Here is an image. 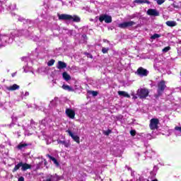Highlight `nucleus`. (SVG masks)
<instances>
[{
	"instance_id": "20e7f679",
	"label": "nucleus",
	"mask_w": 181,
	"mask_h": 181,
	"mask_svg": "<svg viewBox=\"0 0 181 181\" xmlns=\"http://www.w3.org/2000/svg\"><path fill=\"white\" fill-rule=\"evenodd\" d=\"M159 119L158 118H153L150 120V129L151 131H155V129H158L159 128Z\"/></svg>"
},
{
	"instance_id": "a211bd4d",
	"label": "nucleus",
	"mask_w": 181,
	"mask_h": 181,
	"mask_svg": "<svg viewBox=\"0 0 181 181\" xmlns=\"http://www.w3.org/2000/svg\"><path fill=\"white\" fill-rule=\"evenodd\" d=\"M21 168H22V162H20L15 165L14 169L12 170L13 173H15V172H18V170H19Z\"/></svg>"
},
{
	"instance_id": "5701e85b",
	"label": "nucleus",
	"mask_w": 181,
	"mask_h": 181,
	"mask_svg": "<svg viewBox=\"0 0 181 181\" xmlns=\"http://www.w3.org/2000/svg\"><path fill=\"white\" fill-rule=\"evenodd\" d=\"M29 144H20L18 145L17 148L18 149L22 150L23 148H25L26 146H28Z\"/></svg>"
},
{
	"instance_id": "bb28decb",
	"label": "nucleus",
	"mask_w": 181,
	"mask_h": 181,
	"mask_svg": "<svg viewBox=\"0 0 181 181\" xmlns=\"http://www.w3.org/2000/svg\"><path fill=\"white\" fill-rule=\"evenodd\" d=\"M170 50V46H168V47H165L163 49V53H168V52Z\"/></svg>"
},
{
	"instance_id": "0eeeda50",
	"label": "nucleus",
	"mask_w": 181,
	"mask_h": 181,
	"mask_svg": "<svg viewBox=\"0 0 181 181\" xmlns=\"http://www.w3.org/2000/svg\"><path fill=\"white\" fill-rule=\"evenodd\" d=\"M66 132L69 134V136H71V138H72V139H74V141L76 142V144H80V136L74 135V134H73V132H71V130L70 129L66 130Z\"/></svg>"
},
{
	"instance_id": "6ab92c4d",
	"label": "nucleus",
	"mask_w": 181,
	"mask_h": 181,
	"mask_svg": "<svg viewBox=\"0 0 181 181\" xmlns=\"http://www.w3.org/2000/svg\"><path fill=\"white\" fill-rule=\"evenodd\" d=\"M62 88L63 90H66V91H70V92H73L74 91V88H71L70 86L69 85H63L62 86Z\"/></svg>"
},
{
	"instance_id": "393cba45",
	"label": "nucleus",
	"mask_w": 181,
	"mask_h": 181,
	"mask_svg": "<svg viewBox=\"0 0 181 181\" xmlns=\"http://www.w3.org/2000/svg\"><path fill=\"white\" fill-rule=\"evenodd\" d=\"M89 94H92L93 97H97V95H98V92L95 90H90Z\"/></svg>"
},
{
	"instance_id": "72a5a7b5",
	"label": "nucleus",
	"mask_w": 181,
	"mask_h": 181,
	"mask_svg": "<svg viewBox=\"0 0 181 181\" xmlns=\"http://www.w3.org/2000/svg\"><path fill=\"white\" fill-rule=\"evenodd\" d=\"M90 59H93V55L90 54Z\"/></svg>"
},
{
	"instance_id": "4be33fe9",
	"label": "nucleus",
	"mask_w": 181,
	"mask_h": 181,
	"mask_svg": "<svg viewBox=\"0 0 181 181\" xmlns=\"http://www.w3.org/2000/svg\"><path fill=\"white\" fill-rule=\"evenodd\" d=\"M57 142L58 144L64 145L65 148H69V146H70V144H69L66 141L58 140Z\"/></svg>"
},
{
	"instance_id": "c85d7f7f",
	"label": "nucleus",
	"mask_w": 181,
	"mask_h": 181,
	"mask_svg": "<svg viewBox=\"0 0 181 181\" xmlns=\"http://www.w3.org/2000/svg\"><path fill=\"white\" fill-rule=\"evenodd\" d=\"M130 135H132V136H135V135H136V131L131 130L130 131Z\"/></svg>"
},
{
	"instance_id": "b1692460",
	"label": "nucleus",
	"mask_w": 181,
	"mask_h": 181,
	"mask_svg": "<svg viewBox=\"0 0 181 181\" xmlns=\"http://www.w3.org/2000/svg\"><path fill=\"white\" fill-rule=\"evenodd\" d=\"M55 60L54 59H51L47 62V66H49V67H52V66H53V64H54L55 63Z\"/></svg>"
},
{
	"instance_id": "4468645a",
	"label": "nucleus",
	"mask_w": 181,
	"mask_h": 181,
	"mask_svg": "<svg viewBox=\"0 0 181 181\" xmlns=\"http://www.w3.org/2000/svg\"><path fill=\"white\" fill-rule=\"evenodd\" d=\"M28 169H32V165L30 164H28L26 163H23V162H22L21 170L25 172L28 170Z\"/></svg>"
},
{
	"instance_id": "dca6fc26",
	"label": "nucleus",
	"mask_w": 181,
	"mask_h": 181,
	"mask_svg": "<svg viewBox=\"0 0 181 181\" xmlns=\"http://www.w3.org/2000/svg\"><path fill=\"white\" fill-rule=\"evenodd\" d=\"M47 157L49 158L50 160H52V162L54 163V165H56V166H59V165H60L59 163V161H57V159H56V158L50 156L49 154H47Z\"/></svg>"
},
{
	"instance_id": "f704fd0d",
	"label": "nucleus",
	"mask_w": 181,
	"mask_h": 181,
	"mask_svg": "<svg viewBox=\"0 0 181 181\" xmlns=\"http://www.w3.org/2000/svg\"><path fill=\"white\" fill-rule=\"evenodd\" d=\"M0 40H1V38H0Z\"/></svg>"
},
{
	"instance_id": "2eb2a0df",
	"label": "nucleus",
	"mask_w": 181,
	"mask_h": 181,
	"mask_svg": "<svg viewBox=\"0 0 181 181\" xmlns=\"http://www.w3.org/2000/svg\"><path fill=\"white\" fill-rule=\"evenodd\" d=\"M118 95L120 97H125L126 98H131V95L128 93L122 90H119L117 92Z\"/></svg>"
},
{
	"instance_id": "412c9836",
	"label": "nucleus",
	"mask_w": 181,
	"mask_h": 181,
	"mask_svg": "<svg viewBox=\"0 0 181 181\" xmlns=\"http://www.w3.org/2000/svg\"><path fill=\"white\" fill-rule=\"evenodd\" d=\"M135 4H151V2L148 0H135Z\"/></svg>"
},
{
	"instance_id": "f8f14e48",
	"label": "nucleus",
	"mask_w": 181,
	"mask_h": 181,
	"mask_svg": "<svg viewBox=\"0 0 181 181\" xmlns=\"http://www.w3.org/2000/svg\"><path fill=\"white\" fill-rule=\"evenodd\" d=\"M67 67V64L64 62L59 61L58 65L57 66V68L59 69V70H62L63 69H66Z\"/></svg>"
},
{
	"instance_id": "423d86ee",
	"label": "nucleus",
	"mask_w": 181,
	"mask_h": 181,
	"mask_svg": "<svg viewBox=\"0 0 181 181\" xmlns=\"http://www.w3.org/2000/svg\"><path fill=\"white\" fill-rule=\"evenodd\" d=\"M134 25H136V23L134 21H128V22H124L122 23H119L118 25V27L121 29H125V28H131V26H134Z\"/></svg>"
},
{
	"instance_id": "473e14b6",
	"label": "nucleus",
	"mask_w": 181,
	"mask_h": 181,
	"mask_svg": "<svg viewBox=\"0 0 181 181\" xmlns=\"http://www.w3.org/2000/svg\"><path fill=\"white\" fill-rule=\"evenodd\" d=\"M15 76H16V72H14V73L11 74L12 77H15Z\"/></svg>"
},
{
	"instance_id": "9b49d317",
	"label": "nucleus",
	"mask_w": 181,
	"mask_h": 181,
	"mask_svg": "<svg viewBox=\"0 0 181 181\" xmlns=\"http://www.w3.org/2000/svg\"><path fill=\"white\" fill-rule=\"evenodd\" d=\"M147 15H149V16H159V12L156 9L149 8L147 11Z\"/></svg>"
},
{
	"instance_id": "cd10ccee",
	"label": "nucleus",
	"mask_w": 181,
	"mask_h": 181,
	"mask_svg": "<svg viewBox=\"0 0 181 181\" xmlns=\"http://www.w3.org/2000/svg\"><path fill=\"white\" fill-rule=\"evenodd\" d=\"M109 50H110L109 48H105V47L102 48V52L103 53V54L108 53Z\"/></svg>"
},
{
	"instance_id": "f03ea898",
	"label": "nucleus",
	"mask_w": 181,
	"mask_h": 181,
	"mask_svg": "<svg viewBox=\"0 0 181 181\" xmlns=\"http://www.w3.org/2000/svg\"><path fill=\"white\" fill-rule=\"evenodd\" d=\"M136 95H138L139 98L141 100H144V98H146L148 95H149V90L145 88L138 89Z\"/></svg>"
},
{
	"instance_id": "7c9ffc66",
	"label": "nucleus",
	"mask_w": 181,
	"mask_h": 181,
	"mask_svg": "<svg viewBox=\"0 0 181 181\" xmlns=\"http://www.w3.org/2000/svg\"><path fill=\"white\" fill-rule=\"evenodd\" d=\"M158 5H162V4H165V0H157Z\"/></svg>"
},
{
	"instance_id": "9d476101",
	"label": "nucleus",
	"mask_w": 181,
	"mask_h": 181,
	"mask_svg": "<svg viewBox=\"0 0 181 181\" xmlns=\"http://www.w3.org/2000/svg\"><path fill=\"white\" fill-rule=\"evenodd\" d=\"M148 73L149 72L148 71V70L144 69L143 67H139L137 69V74L139 76H142L143 77H146V76H148Z\"/></svg>"
},
{
	"instance_id": "c756f323",
	"label": "nucleus",
	"mask_w": 181,
	"mask_h": 181,
	"mask_svg": "<svg viewBox=\"0 0 181 181\" xmlns=\"http://www.w3.org/2000/svg\"><path fill=\"white\" fill-rule=\"evenodd\" d=\"M111 132H112V131L111 129H107L106 132H105V135L108 136V135H110V134H111Z\"/></svg>"
},
{
	"instance_id": "6e6552de",
	"label": "nucleus",
	"mask_w": 181,
	"mask_h": 181,
	"mask_svg": "<svg viewBox=\"0 0 181 181\" xmlns=\"http://www.w3.org/2000/svg\"><path fill=\"white\" fill-rule=\"evenodd\" d=\"M61 179H62L61 176H59L57 175V174H55V175H47L46 180H44V181H59V180H61Z\"/></svg>"
},
{
	"instance_id": "2f4dec72",
	"label": "nucleus",
	"mask_w": 181,
	"mask_h": 181,
	"mask_svg": "<svg viewBox=\"0 0 181 181\" xmlns=\"http://www.w3.org/2000/svg\"><path fill=\"white\" fill-rule=\"evenodd\" d=\"M18 181H25V177L21 176L18 178Z\"/></svg>"
},
{
	"instance_id": "a878e982",
	"label": "nucleus",
	"mask_w": 181,
	"mask_h": 181,
	"mask_svg": "<svg viewBox=\"0 0 181 181\" xmlns=\"http://www.w3.org/2000/svg\"><path fill=\"white\" fill-rule=\"evenodd\" d=\"M160 37V35L155 33L151 37V39L155 40Z\"/></svg>"
},
{
	"instance_id": "f3484780",
	"label": "nucleus",
	"mask_w": 181,
	"mask_h": 181,
	"mask_svg": "<svg viewBox=\"0 0 181 181\" xmlns=\"http://www.w3.org/2000/svg\"><path fill=\"white\" fill-rule=\"evenodd\" d=\"M62 77L64 80H66V81L71 80V76H70V75H69V74L66 71L63 72Z\"/></svg>"
},
{
	"instance_id": "aec40b11",
	"label": "nucleus",
	"mask_w": 181,
	"mask_h": 181,
	"mask_svg": "<svg viewBox=\"0 0 181 181\" xmlns=\"http://www.w3.org/2000/svg\"><path fill=\"white\" fill-rule=\"evenodd\" d=\"M165 23L167 26H170V28H173L174 26H176V25H177V23H176V21H168Z\"/></svg>"
},
{
	"instance_id": "7ed1b4c3",
	"label": "nucleus",
	"mask_w": 181,
	"mask_h": 181,
	"mask_svg": "<svg viewBox=\"0 0 181 181\" xmlns=\"http://www.w3.org/2000/svg\"><path fill=\"white\" fill-rule=\"evenodd\" d=\"M166 89V81L164 80L160 81L158 83V89H157V93H158V97H160L162 94H163V91Z\"/></svg>"
},
{
	"instance_id": "1a4fd4ad",
	"label": "nucleus",
	"mask_w": 181,
	"mask_h": 181,
	"mask_svg": "<svg viewBox=\"0 0 181 181\" xmlns=\"http://www.w3.org/2000/svg\"><path fill=\"white\" fill-rule=\"evenodd\" d=\"M65 114H66L67 117L71 118V119H74V117H76V112L71 109H66Z\"/></svg>"
},
{
	"instance_id": "39448f33",
	"label": "nucleus",
	"mask_w": 181,
	"mask_h": 181,
	"mask_svg": "<svg viewBox=\"0 0 181 181\" xmlns=\"http://www.w3.org/2000/svg\"><path fill=\"white\" fill-rule=\"evenodd\" d=\"M99 21L103 23V22H105V23H111L112 22V17L111 16L107 14H103L99 17Z\"/></svg>"
},
{
	"instance_id": "ddd939ff",
	"label": "nucleus",
	"mask_w": 181,
	"mask_h": 181,
	"mask_svg": "<svg viewBox=\"0 0 181 181\" xmlns=\"http://www.w3.org/2000/svg\"><path fill=\"white\" fill-rule=\"evenodd\" d=\"M21 88V86H19V85H17L16 83H14L13 85L7 87L6 90H8V91H15L16 90H19V88Z\"/></svg>"
},
{
	"instance_id": "f257e3e1",
	"label": "nucleus",
	"mask_w": 181,
	"mask_h": 181,
	"mask_svg": "<svg viewBox=\"0 0 181 181\" xmlns=\"http://www.w3.org/2000/svg\"><path fill=\"white\" fill-rule=\"evenodd\" d=\"M59 21H72V22L78 23L81 18L78 16H71L70 14H57Z\"/></svg>"
}]
</instances>
